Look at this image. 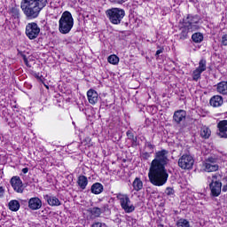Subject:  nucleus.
Instances as JSON below:
<instances>
[{
	"mask_svg": "<svg viewBox=\"0 0 227 227\" xmlns=\"http://www.w3.org/2000/svg\"><path fill=\"white\" fill-rule=\"evenodd\" d=\"M169 151L162 149L155 153L154 159L151 162L149 168L148 178L149 182L155 187H162L168 184V178H169V174H168V169L166 166L169 162L168 155Z\"/></svg>",
	"mask_w": 227,
	"mask_h": 227,
	"instance_id": "f257e3e1",
	"label": "nucleus"
},
{
	"mask_svg": "<svg viewBox=\"0 0 227 227\" xmlns=\"http://www.w3.org/2000/svg\"><path fill=\"white\" fill-rule=\"evenodd\" d=\"M45 6H47V0H21L20 2V9L27 20L38 19Z\"/></svg>",
	"mask_w": 227,
	"mask_h": 227,
	"instance_id": "f03ea898",
	"label": "nucleus"
},
{
	"mask_svg": "<svg viewBox=\"0 0 227 227\" xmlns=\"http://www.w3.org/2000/svg\"><path fill=\"white\" fill-rule=\"evenodd\" d=\"M74 27V17L68 11H65L59 20V31L61 35H68Z\"/></svg>",
	"mask_w": 227,
	"mask_h": 227,
	"instance_id": "7ed1b4c3",
	"label": "nucleus"
},
{
	"mask_svg": "<svg viewBox=\"0 0 227 227\" xmlns=\"http://www.w3.org/2000/svg\"><path fill=\"white\" fill-rule=\"evenodd\" d=\"M106 15L111 24L118 26L121 24V20H123V17H125V10L121 8H111L106 11Z\"/></svg>",
	"mask_w": 227,
	"mask_h": 227,
	"instance_id": "20e7f679",
	"label": "nucleus"
},
{
	"mask_svg": "<svg viewBox=\"0 0 227 227\" xmlns=\"http://www.w3.org/2000/svg\"><path fill=\"white\" fill-rule=\"evenodd\" d=\"M115 196L119 200L122 210H124L126 214H132V212L136 210V207H134V204H132V201H130L129 195L123 193H116Z\"/></svg>",
	"mask_w": 227,
	"mask_h": 227,
	"instance_id": "39448f33",
	"label": "nucleus"
},
{
	"mask_svg": "<svg viewBox=\"0 0 227 227\" xmlns=\"http://www.w3.org/2000/svg\"><path fill=\"white\" fill-rule=\"evenodd\" d=\"M183 24L185 27H189L193 31H198L200 29V16L188 14L186 18H184Z\"/></svg>",
	"mask_w": 227,
	"mask_h": 227,
	"instance_id": "423d86ee",
	"label": "nucleus"
},
{
	"mask_svg": "<svg viewBox=\"0 0 227 227\" xmlns=\"http://www.w3.org/2000/svg\"><path fill=\"white\" fill-rule=\"evenodd\" d=\"M25 33L29 40H35L38 38V35H40V27L36 22L28 23L26 26Z\"/></svg>",
	"mask_w": 227,
	"mask_h": 227,
	"instance_id": "0eeeda50",
	"label": "nucleus"
},
{
	"mask_svg": "<svg viewBox=\"0 0 227 227\" xmlns=\"http://www.w3.org/2000/svg\"><path fill=\"white\" fill-rule=\"evenodd\" d=\"M181 169H191L194 166V158L191 154H183L178 160Z\"/></svg>",
	"mask_w": 227,
	"mask_h": 227,
	"instance_id": "6e6552de",
	"label": "nucleus"
},
{
	"mask_svg": "<svg viewBox=\"0 0 227 227\" xmlns=\"http://www.w3.org/2000/svg\"><path fill=\"white\" fill-rule=\"evenodd\" d=\"M204 169L207 173H212L214 171H217L219 169V165H217V159L214 157L207 158L204 164Z\"/></svg>",
	"mask_w": 227,
	"mask_h": 227,
	"instance_id": "1a4fd4ad",
	"label": "nucleus"
},
{
	"mask_svg": "<svg viewBox=\"0 0 227 227\" xmlns=\"http://www.w3.org/2000/svg\"><path fill=\"white\" fill-rule=\"evenodd\" d=\"M222 187H223V183H221L220 181H211V183L209 184L211 196L213 198H217L218 196H221Z\"/></svg>",
	"mask_w": 227,
	"mask_h": 227,
	"instance_id": "9d476101",
	"label": "nucleus"
},
{
	"mask_svg": "<svg viewBox=\"0 0 227 227\" xmlns=\"http://www.w3.org/2000/svg\"><path fill=\"white\" fill-rule=\"evenodd\" d=\"M11 185L16 192L22 193L24 192V187L22 186V180L20 176H13L11 179Z\"/></svg>",
	"mask_w": 227,
	"mask_h": 227,
	"instance_id": "9b49d317",
	"label": "nucleus"
},
{
	"mask_svg": "<svg viewBox=\"0 0 227 227\" xmlns=\"http://www.w3.org/2000/svg\"><path fill=\"white\" fill-rule=\"evenodd\" d=\"M218 127V131H217V136L219 137H222L223 139H227V121H220L217 124Z\"/></svg>",
	"mask_w": 227,
	"mask_h": 227,
	"instance_id": "f8f14e48",
	"label": "nucleus"
},
{
	"mask_svg": "<svg viewBox=\"0 0 227 227\" xmlns=\"http://www.w3.org/2000/svg\"><path fill=\"white\" fill-rule=\"evenodd\" d=\"M185 118H187V112L184 110H177L174 113L173 121L180 125L183 121H185Z\"/></svg>",
	"mask_w": 227,
	"mask_h": 227,
	"instance_id": "ddd939ff",
	"label": "nucleus"
},
{
	"mask_svg": "<svg viewBox=\"0 0 227 227\" xmlns=\"http://www.w3.org/2000/svg\"><path fill=\"white\" fill-rule=\"evenodd\" d=\"M43 200L50 205V207H59L61 206V201L58 197L52 194H45L43 195Z\"/></svg>",
	"mask_w": 227,
	"mask_h": 227,
	"instance_id": "4468645a",
	"label": "nucleus"
},
{
	"mask_svg": "<svg viewBox=\"0 0 227 227\" xmlns=\"http://www.w3.org/2000/svg\"><path fill=\"white\" fill-rule=\"evenodd\" d=\"M28 208H30V210H40V208H42V200L38 197L29 199Z\"/></svg>",
	"mask_w": 227,
	"mask_h": 227,
	"instance_id": "2eb2a0df",
	"label": "nucleus"
},
{
	"mask_svg": "<svg viewBox=\"0 0 227 227\" xmlns=\"http://www.w3.org/2000/svg\"><path fill=\"white\" fill-rule=\"evenodd\" d=\"M87 98L90 104L95 106L98 102V93L95 90L90 89L87 91Z\"/></svg>",
	"mask_w": 227,
	"mask_h": 227,
	"instance_id": "dca6fc26",
	"label": "nucleus"
},
{
	"mask_svg": "<svg viewBox=\"0 0 227 227\" xmlns=\"http://www.w3.org/2000/svg\"><path fill=\"white\" fill-rule=\"evenodd\" d=\"M209 104L212 106V107H221V106L224 104V100L223 99L222 96L215 95L210 98Z\"/></svg>",
	"mask_w": 227,
	"mask_h": 227,
	"instance_id": "f3484780",
	"label": "nucleus"
},
{
	"mask_svg": "<svg viewBox=\"0 0 227 227\" xmlns=\"http://www.w3.org/2000/svg\"><path fill=\"white\" fill-rule=\"evenodd\" d=\"M180 30H181V33L179 34V40H187V38H189V33H192L194 31V30H192V28L185 27L184 23Z\"/></svg>",
	"mask_w": 227,
	"mask_h": 227,
	"instance_id": "a211bd4d",
	"label": "nucleus"
},
{
	"mask_svg": "<svg viewBox=\"0 0 227 227\" xmlns=\"http://www.w3.org/2000/svg\"><path fill=\"white\" fill-rule=\"evenodd\" d=\"M76 184L82 191H84V189H86V187H88V177H86V176H82V175L79 176Z\"/></svg>",
	"mask_w": 227,
	"mask_h": 227,
	"instance_id": "6ab92c4d",
	"label": "nucleus"
},
{
	"mask_svg": "<svg viewBox=\"0 0 227 227\" xmlns=\"http://www.w3.org/2000/svg\"><path fill=\"white\" fill-rule=\"evenodd\" d=\"M90 192L92 194H102L104 192V185L100 183H95L91 185Z\"/></svg>",
	"mask_w": 227,
	"mask_h": 227,
	"instance_id": "aec40b11",
	"label": "nucleus"
},
{
	"mask_svg": "<svg viewBox=\"0 0 227 227\" xmlns=\"http://www.w3.org/2000/svg\"><path fill=\"white\" fill-rule=\"evenodd\" d=\"M216 91L220 95H227V82H220L216 85Z\"/></svg>",
	"mask_w": 227,
	"mask_h": 227,
	"instance_id": "412c9836",
	"label": "nucleus"
},
{
	"mask_svg": "<svg viewBox=\"0 0 227 227\" xmlns=\"http://www.w3.org/2000/svg\"><path fill=\"white\" fill-rule=\"evenodd\" d=\"M132 187L136 192H139L143 189V181H141V178L136 177L132 183Z\"/></svg>",
	"mask_w": 227,
	"mask_h": 227,
	"instance_id": "4be33fe9",
	"label": "nucleus"
},
{
	"mask_svg": "<svg viewBox=\"0 0 227 227\" xmlns=\"http://www.w3.org/2000/svg\"><path fill=\"white\" fill-rule=\"evenodd\" d=\"M211 134H212V131L208 127L204 126L200 129V137H202V139H208Z\"/></svg>",
	"mask_w": 227,
	"mask_h": 227,
	"instance_id": "5701e85b",
	"label": "nucleus"
},
{
	"mask_svg": "<svg viewBox=\"0 0 227 227\" xmlns=\"http://www.w3.org/2000/svg\"><path fill=\"white\" fill-rule=\"evenodd\" d=\"M20 208V203L17 200H11L9 202V209L12 210V212H19V209Z\"/></svg>",
	"mask_w": 227,
	"mask_h": 227,
	"instance_id": "b1692460",
	"label": "nucleus"
},
{
	"mask_svg": "<svg viewBox=\"0 0 227 227\" xmlns=\"http://www.w3.org/2000/svg\"><path fill=\"white\" fill-rule=\"evenodd\" d=\"M88 212L93 217H100V215H102V211L100 210V207H90L88 210Z\"/></svg>",
	"mask_w": 227,
	"mask_h": 227,
	"instance_id": "393cba45",
	"label": "nucleus"
},
{
	"mask_svg": "<svg viewBox=\"0 0 227 227\" xmlns=\"http://www.w3.org/2000/svg\"><path fill=\"white\" fill-rule=\"evenodd\" d=\"M192 40L195 43H201L203 42V34L201 33H195L192 35Z\"/></svg>",
	"mask_w": 227,
	"mask_h": 227,
	"instance_id": "a878e982",
	"label": "nucleus"
},
{
	"mask_svg": "<svg viewBox=\"0 0 227 227\" xmlns=\"http://www.w3.org/2000/svg\"><path fill=\"white\" fill-rule=\"evenodd\" d=\"M107 61L108 63H111V65H118V63H120V58L116 55H110Z\"/></svg>",
	"mask_w": 227,
	"mask_h": 227,
	"instance_id": "bb28decb",
	"label": "nucleus"
},
{
	"mask_svg": "<svg viewBox=\"0 0 227 227\" xmlns=\"http://www.w3.org/2000/svg\"><path fill=\"white\" fill-rule=\"evenodd\" d=\"M197 69L200 72H205V70H207V59H201L199 62V67Z\"/></svg>",
	"mask_w": 227,
	"mask_h": 227,
	"instance_id": "cd10ccee",
	"label": "nucleus"
},
{
	"mask_svg": "<svg viewBox=\"0 0 227 227\" xmlns=\"http://www.w3.org/2000/svg\"><path fill=\"white\" fill-rule=\"evenodd\" d=\"M11 13H12V16L14 19H20V9H19V7H12L11 9Z\"/></svg>",
	"mask_w": 227,
	"mask_h": 227,
	"instance_id": "c85d7f7f",
	"label": "nucleus"
},
{
	"mask_svg": "<svg viewBox=\"0 0 227 227\" xmlns=\"http://www.w3.org/2000/svg\"><path fill=\"white\" fill-rule=\"evenodd\" d=\"M177 227H191V224L189 223V221L186 219H179L176 223Z\"/></svg>",
	"mask_w": 227,
	"mask_h": 227,
	"instance_id": "c756f323",
	"label": "nucleus"
},
{
	"mask_svg": "<svg viewBox=\"0 0 227 227\" xmlns=\"http://www.w3.org/2000/svg\"><path fill=\"white\" fill-rule=\"evenodd\" d=\"M201 74H203V71H200V69L196 68L192 73L193 81H198V79L201 77Z\"/></svg>",
	"mask_w": 227,
	"mask_h": 227,
	"instance_id": "7c9ffc66",
	"label": "nucleus"
},
{
	"mask_svg": "<svg viewBox=\"0 0 227 227\" xmlns=\"http://www.w3.org/2000/svg\"><path fill=\"white\" fill-rule=\"evenodd\" d=\"M165 194L167 196H175V189L171 187H167L165 190Z\"/></svg>",
	"mask_w": 227,
	"mask_h": 227,
	"instance_id": "2f4dec72",
	"label": "nucleus"
},
{
	"mask_svg": "<svg viewBox=\"0 0 227 227\" xmlns=\"http://www.w3.org/2000/svg\"><path fill=\"white\" fill-rule=\"evenodd\" d=\"M99 210H101V214H105V212H109V204H104L101 207H99Z\"/></svg>",
	"mask_w": 227,
	"mask_h": 227,
	"instance_id": "473e14b6",
	"label": "nucleus"
},
{
	"mask_svg": "<svg viewBox=\"0 0 227 227\" xmlns=\"http://www.w3.org/2000/svg\"><path fill=\"white\" fill-rule=\"evenodd\" d=\"M145 146L148 148L150 153H153V148H155V145H152L151 142H146Z\"/></svg>",
	"mask_w": 227,
	"mask_h": 227,
	"instance_id": "72a5a7b5",
	"label": "nucleus"
},
{
	"mask_svg": "<svg viewBox=\"0 0 227 227\" xmlns=\"http://www.w3.org/2000/svg\"><path fill=\"white\" fill-rule=\"evenodd\" d=\"M221 43L222 45H224V47L227 46V34L222 36Z\"/></svg>",
	"mask_w": 227,
	"mask_h": 227,
	"instance_id": "f704fd0d",
	"label": "nucleus"
},
{
	"mask_svg": "<svg viewBox=\"0 0 227 227\" xmlns=\"http://www.w3.org/2000/svg\"><path fill=\"white\" fill-rule=\"evenodd\" d=\"M219 178H221V175L215 174L212 176L211 182H219Z\"/></svg>",
	"mask_w": 227,
	"mask_h": 227,
	"instance_id": "c9c22d12",
	"label": "nucleus"
},
{
	"mask_svg": "<svg viewBox=\"0 0 227 227\" xmlns=\"http://www.w3.org/2000/svg\"><path fill=\"white\" fill-rule=\"evenodd\" d=\"M132 146H137L139 143L137 142V137H133V138L130 139Z\"/></svg>",
	"mask_w": 227,
	"mask_h": 227,
	"instance_id": "e433bc0d",
	"label": "nucleus"
},
{
	"mask_svg": "<svg viewBox=\"0 0 227 227\" xmlns=\"http://www.w3.org/2000/svg\"><path fill=\"white\" fill-rule=\"evenodd\" d=\"M91 227H108L106 223H95L91 225Z\"/></svg>",
	"mask_w": 227,
	"mask_h": 227,
	"instance_id": "4c0bfd02",
	"label": "nucleus"
},
{
	"mask_svg": "<svg viewBox=\"0 0 227 227\" xmlns=\"http://www.w3.org/2000/svg\"><path fill=\"white\" fill-rule=\"evenodd\" d=\"M127 0H110V3H114V4H123Z\"/></svg>",
	"mask_w": 227,
	"mask_h": 227,
	"instance_id": "58836bf2",
	"label": "nucleus"
},
{
	"mask_svg": "<svg viewBox=\"0 0 227 227\" xmlns=\"http://www.w3.org/2000/svg\"><path fill=\"white\" fill-rule=\"evenodd\" d=\"M22 58L26 67H28V68H31V65H29V60H27V57H26V55H22Z\"/></svg>",
	"mask_w": 227,
	"mask_h": 227,
	"instance_id": "ea45409f",
	"label": "nucleus"
},
{
	"mask_svg": "<svg viewBox=\"0 0 227 227\" xmlns=\"http://www.w3.org/2000/svg\"><path fill=\"white\" fill-rule=\"evenodd\" d=\"M127 137H128V139H129V141H131V139H134V133H132V131H130V130H128L127 131Z\"/></svg>",
	"mask_w": 227,
	"mask_h": 227,
	"instance_id": "a19ab883",
	"label": "nucleus"
},
{
	"mask_svg": "<svg viewBox=\"0 0 227 227\" xmlns=\"http://www.w3.org/2000/svg\"><path fill=\"white\" fill-rule=\"evenodd\" d=\"M150 153H143L142 158L145 159V160H148L150 159Z\"/></svg>",
	"mask_w": 227,
	"mask_h": 227,
	"instance_id": "79ce46f5",
	"label": "nucleus"
},
{
	"mask_svg": "<svg viewBox=\"0 0 227 227\" xmlns=\"http://www.w3.org/2000/svg\"><path fill=\"white\" fill-rule=\"evenodd\" d=\"M4 196V188L3 186H0V198H3Z\"/></svg>",
	"mask_w": 227,
	"mask_h": 227,
	"instance_id": "37998d69",
	"label": "nucleus"
},
{
	"mask_svg": "<svg viewBox=\"0 0 227 227\" xmlns=\"http://www.w3.org/2000/svg\"><path fill=\"white\" fill-rule=\"evenodd\" d=\"M162 52H164V48H160V50H157L155 56H159L162 54Z\"/></svg>",
	"mask_w": 227,
	"mask_h": 227,
	"instance_id": "c03bdc74",
	"label": "nucleus"
},
{
	"mask_svg": "<svg viewBox=\"0 0 227 227\" xmlns=\"http://www.w3.org/2000/svg\"><path fill=\"white\" fill-rule=\"evenodd\" d=\"M34 77H35V79H38V81H42V76H40V73L34 74Z\"/></svg>",
	"mask_w": 227,
	"mask_h": 227,
	"instance_id": "a18cd8bd",
	"label": "nucleus"
},
{
	"mask_svg": "<svg viewBox=\"0 0 227 227\" xmlns=\"http://www.w3.org/2000/svg\"><path fill=\"white\" fill-rule=\"evenodd\" d=\"M22 173L24 174V175H26V174H27V172L29 171V168H22Z\"/></svg>",
	"mask_w": 227,
	"mask_h": 227,
	"instance_id": "49530a36",
	"label": "nucleus"
},
{
	"mask_svg": "<svg viewBox=\"0 0 227 227\" xmlns=\"http://www.w3.org/2000/svg\"><path fill=\"white\" fill-rule=\"evenodd\" d=\"M222 192H227V184L223 185Z\"/></svg>",
	"mask_w": 227,
	"mask_h": 227,
	"instance_id": "de8ad7c7",
	"label": "nucleus"
}]
</instances>
